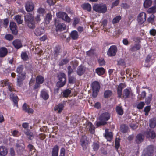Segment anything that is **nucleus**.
Returning <instances> with one entry per match:
<instances>
[{
    "label": "nucleus",
    "mask_w": 156,
    "mask_h": 156,
    "mask_svg": "<svg viewBox=\"0 0 156 156\" xmlns=\"http://www.w3.org/2000/svg\"><path fill=\"white\" fill-rule=\"evenodd\" d=\"M25 24L31 29H34L35 27V23L34 17L33 14L30 13H27L24 16Z\"/></svg>",
    "instance_id": "obj_1"
},
{
    "label": "nucleus",
    "mask_w": 156,
    "mask_h": 156,
    "mask_svg": "<svg viewBox=\"0 0 156 156\" xmlns=\"http://www.w3.org/2000/svg\"><path fill=\"white\" fill-rule=\"evenodd\" d=\"M110 116L109 113L105 112L101 114L99 117L100 121L96 122V125L97 127L100 126L104 125L106 123V121L110 118Z\"/></svg>",
    "instance_id": "obj_2"
},
{
    "label": "nucleus",
    "mask_w": 156,
    "mask_h": 156,
    "mask_svg": "<svg viewBox=\"0 0 156 156\" xmlns=\"http://www.w3.org/2000/svg\"><path fill=\"white\" fill-rule=\"evenodd\" d=\"M93 9L99 13H104L107 11V7L105 4L103 3L95 4L93 6Z\"/></svg>",
    "instance_id": "obj_3"
},
{
    "label": "nucleus",
    "mask_w": 156,
    "mask_h": 156,
    "mask_svg": "<svg viewBox=\"0 0 156 156\" xmlns=\"http://www.w3.org/2000/svg\"><path fill=\"white\" fill-rule=\"evenodd\" d=\"M59 81L57 82V86L58 87H63L66 81V75L64 73H61L58 75Z\"/></svg>",
    "instance_id": "obj_4"
},
{
    "label": "nucleus",
    "mask_w": 156,
    "mask_h": 156,
    "mask_svg": "<svg viewBox=\"0 0 156 156\" xmlns=\"http://www.w3.org/2000/svg\"><path fill=\"white\" fill-rule=\"evenodd\" d=\"M56 15L58 18H61L68 23L70 22L71 21V19L65 12H59L57 13Z\"/></svg>",
    "instance_id": "obj_5"
},
{
    "label": "nucleus",
    "mask_w": 156,
    "mask_h": 156,
    "mask_svg": "<svg viewBox=\"0 0 156 156\" xmlns=\"http://www.w3.org/2000/svg\"><path fill=\"white\" fill-rule=\"evenodd\" d=\"M117 51V48L115 45H113L110 46L107 51V55L110 57L115 56Z\"/></svg>",
    "instance_id": "obj_6"
},
{
    "label": "nucleus",
    "mask_w": 156,
    "mask_h": 156,
    "mask_svg": "<svg viewBox=\"0 0 156 156\" xmlns=\"http://www.w3.org/2000/svg\"><path fill=\"white\" fill-rule=\"evenodd\" d=\"M144 134L147 138L154 139L156 136V134L154 131L150 129H147Z\"/></svg>",
    "instance_id": "obj_7"
},
{
    "label": "nucleus",
    "mask_w": 156,
    "mask_h": 156,
    "mask_svg": "<svg viewBox=\"0 0 156 156\" xmlns=\"http://www.w3.org/2000/svg\"><path fill=\"white\" fill-rule=\"evenodd\" d=\"M25 78V73H23L22 75H18L17 86L21 87L23 84V82Z\"/></svg>",
    "instance_id": "obj_8"
},
{
    "label": "nucleus",
    "mask_w": 156,
    "mask_h": 156,
    "mask_svg": "<svg viewBox=\"0 0 156 156\" xmlns=\"http://www.w3.org/2000/svg\"><path fill=\"white\" fill-rule=\"evenodd\" d=\"M81 145L82 146L83 150H85L86 149L88 144V141L87 139L86 136H83L80 140Z\"/></svg>",
    "instance_id": "obj_9"
},
{
    "label": "nucleus",
    "mask_w": 156,
    "mask_h": 156,
    "mask_svg": "<svg viewBox=\"0 0 156 156\" xmlns=\"http://www.w3.org/2000/svg\"><path fill=\"white\" fill-rule=\"evenodd\" d=\"M55 25L56 27V30L58 31H62L66 29V26L63 23L58 24L56 20H55Z\"/></svg>",
    "instance_id": "obj_10"
},
{
    "label": "nucleus",
    "mask_w": 156,
    "mask_h": 156,
    "mask_svg": "<svg viewBox=\"0 0 156 156\" xmlns=\"http://www.w3.org/2000/svg\"><path fill=\"white\" fill-rule=\"evenodd\" d=\"M146 14L144 12H141L139 15L137 20L140 24H142L146 20Z\"/></svg>",
    "instance_id": "obj_11"
},
{
    "label": "nucleus",
    "mask_w": 156,
    "mask_h": 156,
    "mask_svg": "<svg viewBox=\"0 0 156 156\" xmlns=\"http://www.w3.org/2000/svg\"><path fill=\"white\" fill-rule=\"evenodd\" d=\"M25 7L27 12L32 11L34 9V4L32 1H28L25 5Z\"/></svg>",
    "instance_id": "obj_12"
},
{
    "label": "nucleus",
    "mask_w": 156,
    "mask_h": 156,
    "mask_svg": "<svg viewBox=\"0 0 156 156\" xmlns=\"http://www.w3.org/2000/svg\"><path fill=\"white\" fill-rule=\"evenodd\" d=\"M40 96L44 100H47L49 97L48 91L45 89H43L41 92Z\"/></svg>",
    "instance_id": "obj_13"
},
{
    "label": "nucleus",
    "mask_w": 156,
    "mask_h": 156,
    "mask_svg": "<svg viewBox=\"0 0 156 156\" xmlns=\"http://www.w3.org/2000/svg\"><path fill=\"white\" fill-rule=\"evenodd\" d=\"M10 27L12 33L16 35L17 34L18 31L17 30L16 24L13 22H10Z\"/></svg>",
    "instance_id": "obj_14"
},
{
    "label": "nucleus",
    "mask_w": 156,
    "mask_h": 156,
    "mask_svg": "<svg viewBox=\"0 0 156 156\" xmlns=\"http://www.w3.org/2000/svg\"><path fill=\"white\" fill-rule=\"evenodd\" d=\"M86 127L89 129L90 133L94 134L95 132V127L90 122H87L86 123Z\"/></svg>",
    "instance_id": "obj_15"
},
{
    "label": "nucleus",
    "mask_w": 156,
    "mask_h": 156,
    "mask_svg": "<svg viewBox=\"0 0 156 156\" xmlns=\"http://www.w3.org/2000/svg\"><path fill=\"white\" fill-rule=\"evenodd\" d=\"M86 70V68L83 66H80L77 68L76 73L77 74L80 76L83 75L85 73Z\"/></svg>",
    "instance_id": "obj_16"
},
{
    "label": "nucleus",
    "mask_w": 156,
    "mask_h": 156,
    "mask_svg": "<svg viewBox=\"0 0 156 156\" xmlns=\"http://www.w3.org/2000/svg\"><path fill=\"white\" fill-rule=\"evenodd\" d=\"M23 109L26 112L29 114H32L34 112V110L31 108H30L29 106L27 105L26 103L23 104Z\"/></svg>",
    "instance_id": "obj_17"
},
{
    "label": "nucleus",
    "mask_w": 156,
    "mask_h": 156,
    "mask_svg": "<svg viewBox=\"0 0 156 156\" xmlns=\"http://www.w3.org/2000/svg\"><path fill=\"white\" fill-rule=\"evenodd\" d=\"M12 44L15 48L17 49L21 48L22 46L21 41L19 39L14 40L12 42Z\"/></svg>",
    "instance_id": "obj_18"
},
{
    "label": "nucleus",
    "mask_w": 156,
    "mask_h": 156,
    "mask_svg": "<svg viewBox=\"0 0 156 156\" xmlns=\"http://www.w3.org/2000/svg\"><path fill=\"white\" fill-rule=\"evenodd\" d=\"M8 52L7 49L5 47L0 48V57L3 58L5 56Z\"/></svg>",
    "instance_id": "obj_19"
},
{
    "label": "nucleus",
    "mask_w": 156,
    "mask_h": 156,
    "mask_svg": "<svg viewBox=\"0 0 156 156\" xmlns=\"http://www.w3.org/2000/svg\"><path fill=\"white\" fill-rule=\"evenodd\" d=\"M92 90H99L100 88V85L98 82L94 81L93 82L91 85Z\"/></svg>",
    "instance_id": "obj_20"
},
{
    "label": "nucleus",
    "mask_w": 156,
    "mask_h": 156,
    "mask_svg": "<svg viewBox=\"0 0 156 156\" xmlns=\"http://www.w3.org/2000/svg\"><path fill=\"white\" fill-rule=\"evenodd\" d=\"M148 148L149 149L148 150L147 153H146L145 151L143 152V154L142 156H151L152 155L154 151L152 146H149Z\"/></svg>",
    "instance_id": "obj_21"
},
{
    "label": "nucleus",
    "mask_w": 156,
    "mask_h": 156,
    "mask_svg": "<svg viewBox=\"0 0 156 156\" xmlns=\"http://www.w3.org/2000/svg\"><path fill=\"white\" fill-rule=\"evenodd\" d=\"M20 144L17 143L16 145V149L17 152L18 153H21L24 150V147L22 146V144L24 145L22 143H20Z\"/></svg>",
    "instance_id": "obj_22"
},
{
    "label": "nucleus",
    "mask_w": 156,
    "mask_h": 156,
    "mask_svg": "<svg viewBox=\"0 0 156 156\" xmlns=\"http://www.w3.org/2000/svg\"><path fill=\"white\" fill-rule=\"evenodd\" d=\"M44 32V29L42 27H39L36 28L34 32L35 34L37 36H39L43 34Z\"/></svg>",
    "instance_id": "obj_23"
},
{
    "label": "nucleus",
    "mask_w": 156,
    "mask_h": 156,
    "mask_svg": "<svg viewBox=\"0 0 156 156\" xmlns=\"http://www.w3.org/2000/svg\"><path fill=\"white\" fill-rule=\"evenodd\" d=\"M4 82V84L7 85L8 86V88L9 92H11L15 91V89L13 87V84L10 83H7L6 81H3Z\"/></svg>",
    "instance_id": "obj_24"
},
{
    "label": "nucleus",
    "mask_w": 156,
    "mask_h": 156,
    "mask_svg": "<svg viewBox=\"0 0 156 156\" xmlns=\"http://www.w3.org/2000/svg\"><path fill=\"white\" fill-rule=\"evenodd\" d=\"M105 135L108 141H110L112 138V134L111 132H109L108 129L105 130Z\"/></svg>",
    "instance_id": "obj_25"
},
{
    "label": "nucleus",
    "mask_w": 156,
    "mask_h": 156,
    "mask_svg": "<svg viewBox=\"0 0 156 156\" xmlns=\"http://www.w3.org/2000/svg\"><path fill=\"white\" fill-rule=\"evenodd\" d=\"M144 138V135L141 133H140L136 136L135 141L138 144L140 143L143 141Z\"/></svg>",
    "instance_id": "obj_26"
},
{
    "label": "nucleus",
    "mask_w": 156,
    "mask_h": 156,
    "mask_svg": "<svg viewBox=\"0 0 156 156\" xmlns=\"http://www.w3.org/2000/svg\"><path fill=\"white\" fill-rule=\"evenodd\" d=\"M8 151L7 148L5 146H0V155L5 156L7 155Z\"/></svg>",
    "instance_id": "obj_27"
},
{
    "label": "nucleus",
    "mask_w": 156,
    "mask_h": 156,
    "mask_svg": "<svg viewBox=\"0 0 156 156\" xmlns=\"http://www.w3.org/2000/svg\"><path fill=\"white\" fill-rule=\"evenodd\" d=\"M58 146L57 145H55L52 149V156H58Z\"/></svg>",
    "instance_id": "obj_28"
},
{
    "label": "nucleus",
    "mask_w": 156,
    "mask_h": 156,
    "mask_svg": "<svg viewBox=\"0 0 156 156\" xmlns=\"http://www.w3.org/2000/svg\"><path fill=\"white\" fill-rule=\"evenodd\" d=\"M149 126L152 128H154L156 126V118L151 119L149 121Z\"/></svg>",
    "instance_id": "obj_29"
},
{
    "label": "nucleus",
    "mask_w": 156,
    "mask_h": 156,
    "mask_svg": "<svg viewBox=\"0 0 156 156\" xmlns=\"http://www.w3.org/2000/svg\"><path fill=\"white\" fill-rule=\"evenodd\" d=\"M70 36L73 40H76L78 37V34L76 30L73 31L70 34Z\"/></svg>",
    "instance_id": "obj_30"
},
{
    "label": "nucleus",
    "mask_w": 156,
    "mask_h": 156,
    "mask_svg": "<svg viewBox=\"0 0 156 156\" xmlns=\"http://www.w3.org/2000/svg\"><path fill=\"white\" fill-rule=\"evenodd\" d=\"M96 73L99 75H103L105 73V70L102 67L98 68L95 70Z\"/></svg>",
    "instance_id": "obj_31"
},
{
    "label": "nucleus",
    "mask_w": 156,
    "mask_h": 156,
    "mask_svg": "<svg viewBox=\"0 0 156 156\" xmlns=\"http://www.w3.org/2000/svg\"><path fill=\"white\" fill-rule=\"evenodd\" d=\"M69 83L70 84H74L76 82V78L71 75L68 76Z\"/></svg>",
    "instance_id": "obj_32"
},
{
    "label": "nucleus",
    "mask_w": 156,
    "mask_h": 156,
    "mask_svg": "<svg viewBox=\"0 0 156 156\" xmlns=\"http://www.w3.org/2000/svg\"><path fill=\"white\" fill-rule=\"evenodd\" d=\"M152 0H145L144 2V6L145 8H148L152 5Z\"/></svg>",
    "instance_id": "obj_33"
},
{
    "label": "nucleus",
    "mask_w": 156,
    "mask_h": 156,
    "mask_svg": "<svg viewBox=\"0 0 156 156\" xmlns=\"http://www.w3.org/2000/svg\"><path fill=\"white\" fill-rule=\"evenodd\" d=\"M23 66L22 65H20L17 67L16 72L19 74V75H22V74L25 73L24 72H23Z\"/></svg>",
    "instance_id": "obj_34"
},
{
    "label": "nucleus",
    "mask_w": 156,
    "mask_h": 156,
    "mask_svg": "<svg viewBox=\"0 0 156 156\" xmlns=\"http://www.w3.org/2000/svg\"><path fill=\"white\" fill-rule=\"evenodd\" d=\"M63 105L62 104H59L56 106L54 108L55 110H58V113H60L63 109Z\"/></svg>",
    "instance_id": "obj_35"
},
{
    "label": "nucleus",
    "mask_w": 156,
    "mask_h": 156,
    "mask_svg": "<svg viewBox=\"0 0 156 156\" xmlns=\"http://www.w3.org/2000/svg\"><path fill=\"white\" fill-rule=\"evenodd\" d=\"M141 47L140 44L139 43L135 44L131 48V50L133 52L139 50Z\"/></svg>",
    "instance_id": "obj_36"
},
{
    "label": "nucleus",
    "mask_w": 156,
    "mask_h": 156,
    "mask_svg": "<svg viewBox=\"0 0 156 156\" xmlns=\"http://www.w3.org/2000/svg\"><path fill=\"white\" fill-rule=\"evenodd\" d=\"M150 60L151 57L150 56H148L145 60V66L147 67H149L152 64V62L150 61Z\"/></svg>",
    "instance_id": "obj_37"
},
{
    "label": "nucleus",
    "mask_w": 156,
    "mask_h": 156,
    "mask_svg": "<svg viewBox=\"0 0 156 156\" xmlns=\"http://www.w3.org/2000/svg\"><path fill=\"white\" fill-rule=\"evenodd\" d=\"M44 80V78L41 76H37L36 79V83L39 84H42Z\"/></svg>",
    "instance_id": "obj_38"
},
{
    "label": "nucleus",
    "mask_w": 156,
    "mask_h": 156,
    "mask_svg": "<svg viewBox=\"0 0 156 156\" xmlns=\"http://www.w3.org/2000/svg\"><path fill=\"white\" fill-rule=\"evenodd\" d=\"M116 111L117 113L120 115H122L123 114V110L121 106H116Z\"/></svg>",
    "instance_id": "obj_39"
},
{
    "label": "nucleus",
    "mask_w": 156,
    "mask_h": 156,
    "mask_svg": "<svg viewBox=\"0 0 156 156\" xmlns=\"http://www.w3.org/2000/svg\"><path fill=\"white\" fill-rule=\"evenodd\" d=\"M120 130L123 133H125L127 132L128 130V127L127 126L123 124L121 126Z\"/></svg>",
    "instance_id": "obj_40"
},
{
    "label": "nucleus",
    "mask_w": 156,
    "mask_h": 156,
    "mask_svg": "<svg viewBox=\"0 0 156 156\" xmlns=\"http://www.w3.org/2000/svg\"><path fill=\"white\" fill-rule=\"evenodd\" d=\"M28 136V138L32 140L33 138V133L30 132L29 130H27L24 132Z\"/></svg>",
    "instance_id": "obj_41"
},
{
    "label": "nucleus",
    "mask_w": 156,
    "mask_h": 156,
    "mask_svg": "<svg viewBox=\"0 0 156 156\" xmlns=\"http://www.w3.org/2000/svg\"><path fill=\"white\" fill-rule=\"evenodd\" d=\"M130 94V91L127 89H125L123 92V97L125 98H128Z\"/></svg>",
    "instance_id": "obj_42"
},
{
    "label": "nucleus",
    "mask_w": 156,
    "mask_h": 156,
    "mask_svg": "<svg viewBox=\"0 0 156 156\" xmlns=\"http://www.w3.org/2000/svg\"><path fill=\"white\" fill-rule=\"evenodd\" d=\"M147 12L149 13H154L156 12V5H155L151 8H149L147 10Z\"/></svg>",
    "instance_id": "obj_43"
},
{
    "label": "nucleus",
    "mask_w": 156,
    "mask_h": 156,
    "mask_svg": "<svg viewBox=\"0 0 156 156\" xmlns=\"http://www.w3.org/2000/svg\"><path fill=\"white\" fill-rule=\"evenodd\" d=\"M10 97L12 98L14 104L17 106H18L17 105V102L18 98L17 96H14L13 94L11 93L10 95Z\"/></svg>",
    "instance_id": "obj_44"
},
{
    "label": "nucleus",
    "mask_w": 156,
    "mask_h": 156,
    "mask_svg": "<svg viewBox=\"0 0 156 156\" xmlns=\"http://www.w3.org/2000/svg\"><path fill=\"white\" fill-rule=\"evenodd\" d=\"M152 95L151 94H149L146 98L145 100V102L147 105H148L151 103L152 99Z\"/></svg>",
    "instance_id": "obj_45"
},
{
    "label": "nucleus",
    "mask_w": 156,
    "mask_h": 156,
    "mask_svg": "<svg viewBox=\"0 0 156 156\" xmlns=\"http://www.w3.org/2000/svg\"><path fill=\"white\" fill-rule=\"evenodd\" d=\"M37 13L38 14L43 16L45 13V10L44 8H40L37 9Z\"/></svg>",
    "instance_id": "obj_46"
},
{
    "label": "nucleus",
    "mask_w": 156,
    "mask_h": 156,
    "mask_svg": "<svg viewBox=\"0 0 156 156\" xmlns=\"http://www.w3.org/2000/svg\"><path fill=\"white\" fill-rule=\"evenodd\" d=\"M83 7L84 9L87 10L88 11H90L91 9V6L89 3L84 4L83 5Z\"/></svg>",
    "instance_id": "obj_47"
},
{
    "label": "nucleus",
    "mask_w": 156,
    "mask_h": 156,
    "mask_svg": "<svg viewBox=\"0 0 156 156\" xmlns=\"http://www.w3.org/2000/svg\"><path fill=\"white\" fill-rule=\"evenodd\" d=\"M121 17L120 16H118L114 18L112 20V23L113 24L118 23L121 20Z\"/></svg>",
    "instance_id": "obj_48"
},
{
    "label": "nucleus",
    "mask_w": 156,
    "mask_h": 156,
    "mask_svg": "<svg viewBox=\"0 0 156 156\" xmlns=\"http://www.w3.org/2000/svg\"><path fill=\"white\" fill-rule=\"evenodd\" d=\"M69 62V60L67 58H64L59 63L60 66H63L67 63Z\"/></svg>",
    "instance_id": "obj_49"
},
{
    "label": "nucleus",
    "mask_w": 156,
    "mask_h": 156,
    "mask_svg": "<svg viewBox=\"0 0 156 156\" xmlns=\"http://www.w3.org/2000/svg\"><path fill=\"white\" fill-rule=\"evenodd\" d=\"M5 38L7 40L11 41L13 40L14 37L12 34H8L5 35Z\"/></svg>",
    "instance_id": "obj_50"
},
{
    "label": "nucleus",
    "mask_w": 156,
    "mask_h": 156,
    "mask_svg": "<svg viewBox=\"0 0 156 156\" xmlns=\"http://www.w3.org/2000/svg\"><path fill=\"white\" fill-rule=\"evenodd\" d=\"M112 94V91L110 90H107L104 92V96L105 98L110 97Z\"/></svg>",
    "instance_id": "obj_51"
},
{
    "label": "nucleus",
    "mask_w": 156,
    "mask_h": 156,
    "mask_svg": "<svg viewBox=\"0 0 156 156\" xmlns=\"http://www.w3.org/2000/svg\"><path fill=\"white\" fill-rule=\"evenodd\" d=\"M71 92V90L69 89H66L63 92L64 96L65 97H68L70 94Z\"/></svg>",
    "instance_id": "obj_52"
},
{
    "label": "nucleus",
    "mask_w": 156,
    "mask_h": 156,
    "mask_svg": "<svg viewBox=\"0 0 156 156\" xmlns=\"http://www.w3.org/2000/svg\"><path fill=\"white\" fill-rule=\"evenodd\" d=\"M21 57L22 59L24 60H27L28 59L27 54L26 52H22L21 54Z\"/></svg>",
    "instance_id": "obj_53"
},
{
    "label": "nucleus",
    "mask_w": 156,
    "mask_h": 156,
    "mask_svg": "<svg viewBox=\"0 0 156 156\" xmlns=\"http://www.w3.org/2000/svg\"><path fill=\"white\" fill-rule=\"evenodd\" d=\"M21 17L20 15H16L15 16V19L16 22L19 24L22 23L23 20L21 19Z\"/></svg>",
    "instance_id": "obj_54"
},
{
    "label": "nucleus",
    "mask_w": 156,
    "mask_h": 156,
    "mask_svg": "<svg viewBox=\"0 0 156 156\" xmlns=\"http://www.w3.org/2000/svg\"><path fill=\"white\" fill-rule=\"evenodd\" d=\"M145 103L144 102H140L137 105V108L138 109H142Z\"/></svg>",
    "instance_id": "obj_55"
},
{
    "label": "nucleus",
    "mask_w": 156,
    "mask_h": 156,
    "mask_svg": "<svg viewBox=\"0 0 156 156\" xmlns=\"http://www.w3.org/2000/svg\"><path fill=\"white\" fill-rule=\"evenodd\" d=\"M27 147L30 152H35V149L33 145L31 144H29L27 146Z\"/></svg>",
    "instance_id": "obj_56"
},
{
    "label": "nucleus",
    "mask_w": 156,
    "mask_h": 156,
    "mask_svg": "<svg viewBox=\"0 0 156 156\" xmlns=\"http://www.w3.org/2000/svg\"><path fill=\"white\" fill-rule=\"evenodd\" d=\"M68 70L67 73L68 76L71 75L72 73L73 72V69L71 68L70 66H69L67 68Z\"/></svg>",
    "instance_id": "obj_57"
},
{
    "label": "nucleus",
    "mask_w": 156,
    "mask_h": 156,
    "mask_svg": "<svg viewBox=\"0 0 156 156\" xmlns=\"http://www.w3.org/2000/svg\"><path fill=\"white\" fill-rule=\"evenodd\" d=\"M154 15L153 14H151L150 16L148 18V22L150 23H153L154 21Z\"/></svg>",
    "instance_id": "obj_58"
},
{
    "label": "nucleus",
    "mask_w": 156,
    "mask_h": 156,
    "mask_svg": "<svg viewBox=\"0 0 156 156\" xmlns=\"http://www.w3.org/2000/svg\"><path fill=\"white\" fill-rule=\"evenodd\" d=\"M120 139L119 138H116L115 141V148L117 150L119 147L120 146Z\"/></svg>",
    "instance_id": "obj_59"
},
{
    "label": "nucleus",
    "mask_w": 156,
    "mask_h": 156,
    "mask_svg": "<svg viewBox=\"0 0 156 156\" xmlns=\"http://www.w3.org/2000/svg\"><path fill=\"white\" fill-rule=\"evenodd\" d=\"M118 64L120 66H125V62L124 60L122 59H120L118 62Z\"/></svg>",
    "instance_id": "obj_60"
},
{
    "label": "nucleus",
    "mask_w": 156,
    "mask_h": 156,
    "mask_svg": "<svg viewBox=\"0 0 156 156\" xmlns=\"http://www.w3.org/2000/svg\"><path fill=\"white\" fill-rule=\"evenodd\" d=\"M93 149L94 151H97L99 148V145L97 143H94L93 145Z\"/></svg>",
    "instance_id": "obj_61"
},
{
    "label": "nucleus",
    "mask_w": 156,
    "mask_h": 156,
    "mask_svg": "<svg viewBox=\"0 0 156 156\" xmlns=\"http://www.w3.org/2000/svg\"><path fill=\"white\" fill-rule=\"evenodd\" d=\"M146 93L145 91H143L140 94V97L139 98V99L141 100L142 99H143L146 97Z\"/></svg>",
    "instance_id": "obj_62"
},
{
    "label": "nucleus",
    "mask_w": 156,
    "mask_h": 156,
    "mask_svg": "<svg viewBox=\"0 0 156 156\" xmlns=\"http://www.w3.org/2000/svg\"><path fill=\"white\" fill-rule=\"evenodd\" d=\"M42 17V16L37 14V16L35 18L36 22L37 23L39 22L41 20V18Z\"/></svg>",
    "instance_id": "obj_63"
},
{
    "label": "nucleus",
    "mask_w": 156,
    "mask_h": 156,
    "mask_svg": "<svg viewBox=\"0 0 156 156\" xmlns=\"http://www.w3.org/2000/svg\"><path fill=\"white\" fill-rule=\"evenodd\" d=\"M149 33L151 35L155 36L156 34V30L154 29H152L150 30Z\"/></svg>",
    "instance_id": "obj_64"
}]
</instances>
